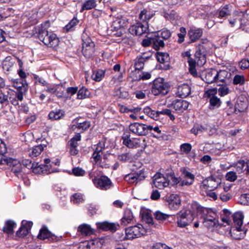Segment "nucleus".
Segmentation results:
<instances>
[{
  "instance_id": "e433bc0d",
  "label": "nucleus",
  "mask_w": 249,
  "mask_h": 249,
  "mask_svg": "<svg viewBox=\"0 0 249 249\" xmlns=\"http://www.w3.org/2000/svg\"><path fill=\"white\" fill-rule=\"evenodd\" d=\"M134 156L130 152L123 153L118 156V159L123 162L131 161L133 160Z\"/></svg>"
},
{
  "instance_id": "052dcab7",
  "label": "nucleus",
  "mask_w": 249,
  "mask_h": 249,
  "mask_svg": "<svg viewBox=\"0 0 249 249\" xmlns=\"http://www.w3.org/2000/svg\"><path fill=\"white\" fill-rule=\"evenodd\" d=\"M236 173L233 171H230L226 174V178L227 180L233 182L237 179Z\"/></svg>"
},
{
  "instance_id": "de8ad7c7",
  "label": "nucleus",
  "mask_w": 249,
  "mask_h": 249,
  "mask_svg": "<svg viewBox=\"0 0 249 249\" xmlns=\"http://www.w3.org/2000/svg\"><path fill=\"white\" fill-rule=\"evenodd\" d=\"M231 9L228 5L224 6L219 11V18H223L230 14Z\"/></svg>"
},
{
  "instance_id": "f03ea898",
  "label": "nucleus",
  "mask_w": 249,
  "mask_h": 249,
  "mask_svg": "<svg viewBox=\"0 0 249 249\" xmlns=\"http://www.w3.org/2000/svg\"><path fill=\"white\" fill-rule=\"evenodd\" d=\"M170 87L167 83L164 82L161 78L155 79L152 86V93L154 95H165L169 91Z\"/></svg>"
},
{
  "instance_id": "a878e982",
  "label": "nucleus",
  "mask_w": 249,
  "mask_h": 249,
  "mask_svg": "<svg viewBox=\"0 0 249 249\" xmlns=\"http://www.w3.org/2000/svg\"><path fill=\"white\" fill-rule=\"evenodd\" d=\"M216 70L214 69L209 70L207 71L204 77L205 81L209 84L216 81Z\"/></svg>"
},
{
  "instance_id": "72a5a7b5",
  "label": "nucleus",
  "mask_w": 249,
  "mask_h": 249,
  "mask_svg": "<svg viewBox=\"0 0 249 249\" xmlns=\"http://www.w3.org/2000/svg\"><path fill=\"white\" fill-rule=\"evenodd\" d=\"M133 214L131 211L127 209L124 211V215L122 219V222L124 225L130 223L133 219Z\"/></svg>"
},
{
  "instance_id": "6ab92c4d",
  "label": "nucleus",
  "mask_w": 249,
  "mask_h": 249,
  "mask_svg": "<svg viewBox=\"0 0 249 249\" xmlns=\"http://www.w3.org/2000/svg\"><path fill=\"white\" fill-rule=\"evenodd\" d=\"M72 125H71V129L77 132H83L87 130L90 126V123L89 122L85 121L82 123L77 122L76 120L72 122Z\"/></svg>"
},
{
  "instance_id": "1a4fd4ad",
  "label": "nucleus",
  "mask_w": 249,
  "mask_h": 249,
  "mask_svg": "<svg viewBox=\"0 0 249 249\" xmlns=\"http://www.w3.org/2000/svg\"><path fill=\"white\" fill-rule=\"evenodd\" d=\"M148 29V25L147 22H144L143 23L137 22L129 27V32L132 35L141 36L143 34L146 33Z\"/></svg>"
},
{
  "instance_id": "c85d7f7f",
  "label": "nucleus",
  "mask_w": 249,
  "mask_h": 249,
  "mask_svg": "<svg viewBox=\"0 0 249 249\" xmlns=\"http://www.w3.org/2000/svg\"><path fill=\"white\" fill-rule=\"evenodd\" d=\"M16 224L12 220H8L6 222L5 225L3 227L2 231L4 232L7 234H12L14 232V229L15 228Z\"/></svg>"
},
{
  "instance_id": "5701e85b",
  "label": "nucleus",
  "mask_w": 249,
  "mask_h": 249,
  "mask_svg": "<svg viewBox=\"0 0 249 249\" xmlns=\"http://www.w3.org/2000/svg\"><path fill=\"white\" fill-rule=\"evenodd\" d=\"M191 93V88L187 84L179 86L178 88V95L181 98H185Z\"/></svg>"
},
{
  "instance_id": "39448f33",
  "label": "nucleus",
  "mask_w": 249,
  "mask_h": 249,
  "mask_svg": "<svg viewBox=\"0 0 249 249\" xmlns=\"http://www.w3.org/2000/svg\"><path fill=\"white\" fill-rule=\"evenodd\" d=\"M82 53L85 57L89 58L95 52V44L90 38L84 34L82 35Z\"/></svg>"
},
{
  "instance_id": "7c9ffc66",
  "label": "nucleus",
  "mask_w": 249,
  "mask_h": 249,
  "mask_svg": "<svg viewBox=\"0 0 249 249\" xmlns=\"http://www.w3.org/2000/svg\"><path fill=\"white\" fill-rule=\"evenodd\" d=\"M188 210H190L191 212L194 214V217H195V215L196 213L203 212L204 213L205 211L207 212V210L204 209L202 207H201L198 203L196 202H194L191 204V209Z\"/></svg>"
},
{
  "instance_id": "338daca9",
  "label": "nucleus",
  "mask_w": 249,
  "mask_h": 249,
  "mask_svg": "<svg viewBox=\"0 0 249 249\" xmlns=\"http://www.w3.org/2000/svg\"><path fill=\"white\" fill-rule=\"evenodd\" d=\"M72 173L76 176H83L85 174V171L82 168L79 167L73 168Z\"/></svg>"
},
{
  "instance_id": "e2e57ef3",
  "label": "nucleus",
  "mask_w": 249,
  "mask_h": 249,
  "mask_svg": "<svg viewBox=\"0 0 249 249\" xmlns=\"http://www.w3.org/2000/svg\"><path fill=\"white\" fill-rule=\"evenodd\" d=\"M5 163L8 164L12 168L18 166V164H21L19 161L16 159H13L12 158H10L8 160H5Z\"/></svg>"
},
{
  "instance_id": "13d9d810",
  "label": "nucleus",
  "mask_w": 249,
  "mask_h": 249,
  "mask_svg": "<svg viewBox=\"0 0 249 249\" xmlns=\"http://www.w3.org/2000/svg\"><path fill=\"white\" fill-rule=\"evenodd\" d=\"M205 130V128L201 125H196L194 126L191 130L192 133L196 135L202 133Z\"/></svg>"
},
{
  "instance_id": "864d4df0",
  "label": "nucleus",
  "mask_w": 249,
  "mask_h": 249,
  "mask_svg": "<svg viewBox=\"0 0 249 249\" xmlns=\"http://www.w3.org/2000/svg\"><path fill=\"white\" fill-rule=\"evenodd\" d=\"M71 201L75 204L82 202L83 201V195L80 193H75L71 196Z\"/></svg>"
},
{
  "instance_id": "37998d69",
  "label": "nucleus",
  "mask_w": 249,
  "mask_h": 249,
  "mask_svg": "<svg viewBox=\"0 0 249 249\" xmlns=\"http://www.w3.org/2000/svg\"><path fill=\"white\" fill-rule=\"evenodd\" d=\"M231 214V213L227 209H224L223 210V214L221 216L222 221L227 225H230L231 222L230 219Z\"/></svg>"
},
{
  "instance_id": "473e14b6",
  "label": "nucleus",
  "mask_w": 249,
  "mask_h": 249,
  "mask_svg": "<svg viewBox=\"0 0 249 249\" xmlns=\"http://www.w3.org/2000/svg\"><path fill=\"white\" fill-rule=\"evenodd\" d=\"M149 57L138 56L134 64L135 69L141 70L143 69L144 63Z\"/></svg>"
},
{
  "instance_id": "6e6d98bb",
  "label": "nucleus",
  "mask_w": 249,
  "mask_h": 249,
  "mask_svg": "<svg viewBox=\"0 0 249 249\" xmlns=\"http://www.w3.org/2000/svg\"><path fill=\"white\" fill-rule=\"evenodd\" d=\"M29 232L28 228L24 226H22L17 231V234L19 237H24L26 236Z\"/></svg>"
},
{
  "instance_id": "4be33fe9",
  "label": "nucleus",
  "mask_w": 249,
  "mask_h": 249,
  "mask_svg": "<svg viewBox=\"0 0 249 249\" xmlns=\"http://www.w3.org/2000/svg\"><path fill=\"white\" fill-rule=\"evenodd\" d=\"M77 231L85 236L90 235L94 233V230L91 228L90 225L87 224L79 225Z\"/></svg>"
},
{
  "instance_id": "f704fd0d",
  "label": "nucleus",
  "mask_w": 249,
  "mask_h": 249,
  "mask_svg": "<svg viewBox=\"0 0 249 249\" xmlns=\"http://www.w3.org/2000/svg\"><path fill=\"white\" fill-rule=\"evenodd\" d=\"M221 103V102L219 98L216 96H213L210 99V108L213 109L214 108H217L220 106Z\"/></svg>"
},
{
  "instance_id": "2f4dec72",
  "label": "nucleus",
  "mask_w": 249,
  "mask_h": 249,
  "mask_svg": "<svg viewBox=\"0 0 249 249\" xmlns=\"http://www.w3.org/2000/svg\"><path fill=\"white\" fill-rule=\"evenodd\" d=\"M153 16V14L147 10L144 9L142 10L139 15V18L144 22H147V21L151 19Z\"/></svg>"
},
{
  "instance_id": "680f3d73",
  "label": "nucleus",
  "mask_w": 249,
  "mask_h": 249,
  "mask_svg": "<svg viewBox=\"0 0 249 249\" xmlns=\"http://www.w3.org/2000/svg\"><path fill=\"white\" fill-rule=\"evenodd\" d=\"M62 113L60 111H51L49 114V117L51 120H57L61 118Z\"/></svg>"
},
{
  "instance_id": "9d476101",
  "label": "nucleus",
  "mask_w": 249,
  "mask_h": 249,
  "mask_svg": "<svg viewBox=\"0 0 249 249\" xmlns=\"http://www.w3.org/2000/svg\"><path fill=\"white\" fill-rule=\"evenodd\" d=\"M92 181L97 188L103 190H107L109 189L112 185V182L110 179L105 176L95 178L93 179Z\"/></svg>"
},
{
  "instance_id": "09e8293b",
  "label": "nucleus",
  "mask_w": 249,
  "mask_h": 249,
  "mask_svg": "<svg viewBox=\"0 0 249 249\" xmlns=\"http://www.w3.org/2000/svg\"><path fill=\"white\" fill-rule=\"evenodd\" d=\"M157 114H158V118H159L160 115H166L168 116L170 119L172 121L174 120L175 119V116L172 114L171 110L168 108H164L160 111H157Z\"/></svg>"
},
{
  "instance_id": "3c124183",
  "label": "nucleus",
  "mask_w": 249,
  "mask_h": 249,
  "mask_svg": "<svg viewBox=\"0 0 249 249\" xmlns=\"http://www.w3.org/2000/svg\"><path fill=\"white\" fill-rule=\"evenodd\" d=\"M245 161L244 160H240L236 165V171L238 174L243 173L246 167Z\"/></svg>"
},
{
  "instance_id": "c03bdc74",
  "label": "nucleus",
  "mask_w": 249,
  "mask_h": 249,
  "mask_svg": "<svg viewBox=\"0 0 249 249\" xmlns=\"http://www.w3.org/2000/svg\"><path fill=\"white\" fill-rule=\"evenodd\" d=\"M49 41L51 42V45H48L49 47H54L58 45L59 43V39L56 35L52 32H50Z\"/></svg>"
},
{
  "instance_id": "b1692460",
  "label": "nucleus",
  "mask_w": 249,
  "mask_h": 249,
  "mask_svg": "<svg viewBox=\"0 0 249 249\" xmlns=\"http://www.w3.org/2000/svg\"><path fill=\"white\" fill-rule=\"evenodd\" d=\"M181 171L184 175V177L185 178H188L189 180L182 181L180 183V185H190L192 184L195 179V176L190 172L186 170L184 168L181 169Z\"/></svg>"
},
{
  "instance_id": "2eb2a0df",
  "label": "nucleus",
  "mask_w": 249,
  "mask_h": 249,
  "mask_svg": "<svg viewBox=\"0 0 249 249\" xmlns=\"http://www.w3.org/2000/svg\"><path fill=\"white\" fill-rule=\"evenodd\" d=\"M189 106V103L186 101L182 99H177L168 105V107L174 108L176 111H183L186 109Z\"/></svg>"
},
{
  "instance_id": "774afa93",
  "label": "nucleus",
  "mask_w": 249,
  "mask_h": 249,
  "mask_svg": "<svg viewBox=\"0 0 249 249\" xmlns=\"http://www.w3.org/2000/svg\"><path fill=\"white\" fill-rule=\"evenodd\" d=\"M239 66L241 69L245 70L249 68V60L247 59H243L239 63Z\"/></svg>"
},
{
  "instance_id": "f257e3e1",
  "label": "nucleus",
  "mask_w": 249,
  "mask_h": 249,
  "mask_svg": "<svg viewBox=\"0 0 249 249\" xmlns=\"http://www.w3.org/2000/svg\"><path fill=\"white\" fill-rule=\"evenodd\" d=\"M195 59H190L189 61V72L195 77L197 76V73L196 69V64L197 63L198 65H203L206 62V51L203 45H198L196 49L195 54Z\"/></svg>"
},
{
  "instance_id": "4c0bfd02",
  "label": "nucleus",
  "mask_w": 249,
  "mask_h": 249,
  "mask_svg": "<svg viewBox=\"0 0 249 249\" xmlns=\"http://www.w3.org/2000/svg\"><path fill=\"white\" fill-rule=\"evenodd\" d=\"M216 81H219L224 82L226 78L229 77V74L226 70H220L219 71H216Z\"/></svg>"
},
{
  "instance_id": "79ce46f5",
  "label": "nucleus",
  "mask_w": 249,
  "mask_h": 249,
  "mask_svg": "<svg viewBox=\"0 0 249 249\" xmlns=\"http://www.w3.org/2000/svg\"><path fill=\"white\" fill-rule=\"evenodd\" d=\"M90 92L89 90L84 87L80 89L77 93V99H83L88 97L89 95Z\"/></svg>"
},
{
  "instance_id": "ea45409f",
  "label": "nucleus",
  "mask_w": 249,
  "mask_h": 249,
  "mask_svg": "<svg viewBox=\"0 0 249 249\" xmlns=\"http://www.w3.org/2000/svg\"><path fill=\"white\" fill-rule=\"evenodd\" d=\"M129 78L132 82L138 81L142 79L141 71L137 69L132 71L130 73Z\"/></svg>"
},
{
  "instance_id": "9b49d317",
  "label": "nucleus",
  "mask_w": 249,
  "mask_h": 249,
  "mask_svg": "<svg viewBox=\"0 0 249 249\" xmlns=\"http://www.w3.org/2000/svg\"><path fill=\"white\" fill-rule=\"evenodd\" d=\"M22 164L28 169H32L33 171L36 173H47L49 172L47 169L43 170L42 165H38V163H32L30 159H23L22 160Z\"/></svg>"
},
{
  "instance_id": "dca6fc26",
  "label": "nucleus",
  "mask_w": 249,
  "mask_h": 249,
  "mask_svg": "<svg viewBox=\"0 0 249 249\" xmlns=\"http://www.w3.org/2000/svg\"><path fill=\"white\" fill-rule=\"evenodd\" d=\"M97 227L98 229L102 230L104 231H110L111 232H115L117 231L118 224L114 223L104 221L102 222H98L96 223Z\"/></svg>"
},
{
  "instance_id": "ddd939ff",
  "label": "nucleus",
  "mask_w": 249,
  "mask_h": 249,
  "mask_svg": "<svg viewBox=\"0 0 249 249\" xmlns=\"http://www.w3.org/2000/svg\"><path fill=\"white\" fill-rule=\"evenodd\" d=\"M17 62V58L15 57L9 56L6 57L2 61V67L5 73H8L12 71Z\"/></svg>"
},
{
  "instance_id": "7ed1b4c3",
  "label": "nucleus",
  "mask_w": 249,
  "mask_h": 249,
  "mask_svg": "<svg viewBox=\"0 0 249 249\" xmlns=\"http://www.w3.org/2000/svg\"><path fill=\"white\" fill-rule=\"evenodd\" d=\"M105 149V143L104 142H99L92 154V158L93 159L95 163L99 166L107 168L109 167V164L107 163L106 160H102V155L103 154V151Z\"/></svg>"
},
{
  "instance_id": "bf43d9fd",
  "label": "nucleus",
  "mask_w": 249,
  "mask_h": 249,
  "mask_svg": "<svg viewBox=\"0 0 249 249\" xmlns=\"http://www.w3.org/2000/svg\"><path fill=\"white\" fill-rule=\"evenodd\" d=\"M171 32L167 29H163L160 31V36L165 40L169 39L171 36Z\"/></svg>"
},
{
  "instance_id": "f8f14e48",
  "label": "nucleus",
  "mask_w": 249,
  "mask_h": 249,
  "mask_svg": "<svg viewBox=\"0 0 249 249\" xmlns=\"http://www.w3.org/2000/svg\"><path fill=\"white\" fill-rule=\"evenodd\" d=\"M153 184L155 187L162 189L169 186L166 178L160 173H157L153 177Z\"/></svg>"
},
{
  "instance_id": "4d7b16f0",
  "label": "nucleus",
  "mask_w": 249,
  "mask_h": 249,
  "mask_svg": "<svg viewBox=\"0 0 249 249\" xmlns=\"http://www.w3.org/2000/svg\"><path fill=\"white\" fill-rule=\"evenodd\" d=\"M78 23V20L76 18H73L70 22L66 25L65 29L67 31L71 30L73 27Z\"/></svg>"
},
{
  "instance_id": "0eeeda50",
  "label": "nucleus",
  "mask_w": 249,
  "mask_h": 249,
  "mask_svg": "<svg viewBox=\"0 0 249 249\" xmlns=\"http://www.w3.org/2000/svg\"><path fill=\"white\" fill-rule=\"evenodd\" d=\"M153 128L152 125L139 123H132L129 125V129L130 131L134 134L138 136H144L149 133V131Z\"/></svg>"
},
{
  "instance_id": "6e6552de",
  "label": "nucleus",
  "mask_w": 249,
  "mask_h": 249,
  "mask_svg": "<svg viewBox=\"0 0 249 249\" xmlns=\"http://www.w3.org/2000/svg\"><path fill=\"white\" fill-rule=\"evenodd\" d=\"M145 232L143 226L138 224L129 227L125 229V238L127 239H133L135 238L141 237Z\"/></svg>"
},
{
  "instance_id": "a18cd8bd",
  "label": "nucleus",
  "mask_w": 249,
  "mask_h": 249,
  "mask_svg": "<svg viewBox=\"0 0 249 249\" xmlns=\"http://www.w3.org/2000/svg\"><path fill=\"white\" fill-rule=\"evenodd\" d=\"M51 233L46 227H43L40 230L39 234L38 235V238L45 239L50 237Z\"/></svg>"
},
{
  "instance_id": "8fccbe9b",
  "label": "nucleus",
  "mask_w": 249,
  "mask_h": 249,
  "mask_svg": "<svg viewBox=\"0 0 249 249\" xmlns=\"http://www.w3.org/2000/svg\"><path fill=\"white\" fill-rule=\"evenodd\" d=\"M245 77L243 75H235L233 79V84L234 85H242L245 83Z\"/></svg>"
},
{
  "instance_id": "49530a36",
  "label": "nucleus",
  "mask_w": 249,
  "mask_h": 249,
  "mask_svg": "<svg viewBox=\"0 0 249 249\" xmlns=\"http://www.w3.org/2000/svg\"><path fill=\"white\" fill-rule=\"evenodd\" d=\"M143 112L154 120L158 119L157 111L152 110L149 107H147L144 108Z\"/></svg>"
},
{
  "instance_id": "5fc2aeb1",
  "label": "nucleus",
  "mask_w": 249,
  "mask_h": 249,
  "mask_svg": "<svg viewBox=\"0 0 249 249\" xmlns=\"http://www.w3.org/2000/svg\"><path fill=\"white\" fill-rule=\"evenodd\" d=\"M240 204L244 205H249V194H244L242 195L239 198Z\"/></svg>"
},
{
  "instance_id": "a19ab883",
  "label": "nucleus",
  "mask_w": 249,
  "mask_h": 249,
  "mask_svg": "<svg viewBox=\"0 0 249 249\" xmlns=\"http://www.w3.org/2000/svg\"><path fill=\"white\" fill-rule=\"evenodd\" d=\"M154 216L156 219L159 221H164L168 219L170 215L164 213L160 211H157L154 213Z\"/></svg>"
},
{
  "instance_id": "69168bd1",
  "label": "nucleus",
  "mask_w": 249,
  "mask_h": 249,
  "mask_svg": "<svg viewBox=\"0 0 249 249\" xmlns=\"http://www.w3.org/2000/svg\"><path fill=\"white\" fill-rule=\"evenodd\" d=\"M21 164H18V166L12 167L11 170L14 173H15L17 177L20 178V177L21 176Z\"/></svg>"
},
{
  "instance_id": "cd10ccee",
  "label": "nucleus",
  "mask_w": 249,
  "mask_h": 249,
  "mask_svg": "<svg viewBox=\"0 0 249 249\" xmlns=\"http://www.w3.org/2000/svg\"><path fill=\"white\" fill-rule=\"evenodd\" d=\"M203 184L208 187L210 191L216 189L219 184V182L213 178H209L203 181Z\"/></svg>"
},
{
  "instance_id": "4468645a",
  "label": "nucleus",
  "mask_w": 249,
  "mask_h": 249,
  "mask_svg": "<svg viewBox=\"0 0 249 249\" xmlns=\"http://www.w3.org/2000/svg\"><path fill=\"white\" fill-rule=\"evenodd\" d=\"M215 216L216 214L214 213H208L203 218V223L204 226L208 228H211L216 226L218 223V220Z\"/></svg>"
},
{
  "instance_id": "412c9836",
  "label": "nucleus",
  "mask_w": 249,
  "mask_h": 249,
  "mask_svg": "<svg viewBox=\"0 0 249 249\" xmlns=\"http://www.w3.org/2000/svg\"><path fill=\"white\" fill-rule=\"evenodd\" d=\"M202 30L201 29L191 28L188 31V35L192 42H195L202 36Z\"/></svg>"
},
{
  "instance_id": "a211bd4d",
  "label": "nucleus",
  "mask_w": 249,
  "mask_h": 249,
  "mask_svg": "<svg viewBox=\"0 0 249 249\" xmlns=\"http://www.w3.org/2000/svg\"><path fill=\"white\" fill-rule=\"evenodd\" d=\"M169 208L172 210H178L180 205V199L178 196L175 194L171 195L168 198Z\"/></svg>"
},
{
  "instance_id": "f3484780",
  "label": "nucleus",
  "mask_w": 249,
  "mask_h": 249,
  "mask_svg": "<svg viewBox=\"0 0 249 249\" xmlns=\"http://www.w3.org/2000/svg\"><path fill=\"white\" fill-rule=\"evenodd\" d=\"M144 178L145 177L140 172L129 174L124 177V180L130 184H137Z\"/></svg>"
},
{
  "instance_id": "423d86ee",
  "label": "nucleus",
  "mask_w": 249,
  "mask_h": 249,
  "mask_svg": "<svg viewBox=\"0 0 249 249\" xmlns=\"http://www.w3.org/2000/svg\"><path fill=\"white\" fill-rule=\"evenodd\" d=\"M50 26V22L49 21H46L43 23H42L41 25L36 27L38 38L47 46L48 45H51V42L49 41L50 32L47 31L48 28Z\"/></svg>"
},
{
  "instance_id": "393cba45",
  "label": "nucleus",
  "mask_w": 249,
  "mask_h": 249,
  "mask_svg": "<svg viewBox=\"0 0 249 249\" xmlns=\"http://www.w3.org/2000/svg\"><path fill=\"white\" fill-rule=\"evenodd\" d=\"M46 147V145L42 144L36 145L28 150V155L31 157H37L41 153Z\"/></svg>"
},
{
  "instance_id": "c9c22d12",
  "label": "nucleus",
  "mask_w": 249,
  "mask_h": 249,
  "mask_svg": "<svg viewBox=\"0 0 249 249\" xmlns=\"http://www.w3.org/2000/svg\"><path fill=\"white\" fill-rule=\"evenodd\" d=\"M166 178L167 181L169 182V185L173 186L179 182V179L176 178L172 172L168 174Z\"/></svg>"
},
{
  "instance_id": "aec40b11",
  "label": "nucleus",
  "mask_w": 249,
  "mask_h": 249,
  "mask_svg": "<svg viewBox=\"0 0 249 249\" xmlns=\"http://www.w3.org/2000/svg\"><path fill=\"white\" fill-rule=\"evenodd\" d=\"M123 140V143L127 147L133 148L139 146L140 140L139 139H130L129 137L127 135L122 137Z\"/></svg>"
},
{
  "instance_id": "603ef678",
  "label": "nucleus",
  "mask_w": 249,
  "mask_h": 249,
  "mask_svg": "<svg viewBox=\"0 0 249 249\" xmlns=\"http://www.w3.org/2000/svg\"><path fill=\"white\" fill-rule=\"evenodd\" d=\"M104 74L105 72L103 70H99L92 74V78L96 81H100L104 76Z\"/></svg>"
},
{
  "instance_id": "58836bf2",
  "label": "nucleus",
  "mask_w": 249,
  "mask_h": 249,
  "mask_svg": "<svg viewBox=\"0 0 249 249\" xmlns=\"http://www.w3.org/2000/svg\"><path fill=\"white\" fill-rule=\"evenodd\" d=\"M156 58L158 62L160 63H164L169 60V55L167 53H158L156 55Z\"/></svg>"
},
{
  "instance_id": "20e7f679",
  "label": "nucleus",
  "mask_w": 249,
  "mask_h": 249,
  "mask_svg": "<svg viewBox=\"0 0 249 249\" xmlns=\"http://www.w3.org/2000/svg\"><path fill=\"white\" fill-rule=\"evenodd\" d=\"M176 217L178 226L180 228L185 227L194 219V214L190 210L179 212L177 214Z\"/></svg>"
},
{
  "instance_id": "c756f323",
  "label": "nucleus",
  "mask_w": 249,
  "mask_h": 249,
  "mask_svg": "<svg viewBox=\"0 0 249 249\" xmlns=\"http://www.w3.org/2000/svg\"><path fill=\"white\" fill-rule=\"evenodd\" d=\"M97 6L96 0H85L82 7L81 12L84 10H89L95 8Z\"/></svg>"
},
{
  "instance_id": "0e129e2a",
  "label": "nucleus",
  "mask_w": 249,
  "mask_h": 249,
  "mask_svg": "<svg viewBox=\"0 0 249 249\" xmlns=\"http://www.w3.org/2000/svg\"><path fill=\"white\" fill-rule=\"evenodd\" d=\"M123 81V74L121 72L119 74H116L113 76L111 80L113 84H119Z\"/></svg>"
},
{
  "instance_id": "bb28decb",
  "label": "nucleus",
  "mask_w": 249,
  "mask_h": 249,
  "mask_svg": "<svg viewBox=\"0 0 249 249\" xmlns=\"http://www.w3.org/2000/svg\"><path fill=\"white\" fill-rule=\"evenodd\" d=\"M244 215L241 212H236L233 215V220L237 227H236L237 231L241 230V227L243 224V219Z\"/></svg>"
}]
</instances>
